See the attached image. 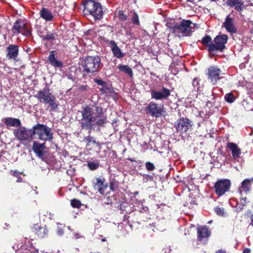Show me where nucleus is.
<instances>
[{
	"instance_id": "5",
	"label": "nucleus",
	"mask_w": 253,
	"mask_h": 253,
	"mask_svg": "<svg viewBox=\"0 0 253 253\" xmlns=\"http://www.w3.org/2000/svg\"><path fill=\"white\" fill-rule=\"evenodd\" d=\"M34 130L35 135L37 134L42 140L50 141L53 139L52 129L46 125L38 124L34 126Z\"/></svg>"
},
{
	"instance_id": "34",
	"label": "nucleus",
	"mask_w": 253,
	"mask_h": 253,
	"mask_svg": "<svg viewBox=\"0 0 253 253\" xmlns=\"http://www.w3.org/2000/svg\"><path fill=\"white\" fill-rule=\"evenodd\" d=\"M115 14L117 15L120 20L124 21L126 19L127 16L125 14L124 11L121 10H119L118 11H116Z\"/></svg>"
},
{
	"instance_id": "45",
	"label": "nucleus",
	"mask_w": 253,
	"mask_h": 253,
	"mask_svg": "<svg viewBox=\"0 0 253 253\" xmlns=\"http://www.w3.org/2000/svg\"><path fill=\"white\" fill-rule=\"evenodd\" d=\"M164 253H170L171 250L169 248L167 247L164 249Z\"/></svg>"
},
{
	"instance_id": "44",
	"label": "nucleus",
	"mask_w": 253,
	"mask_h": 253,
	"mask_svg": "<svg viewBox=\"0 0 253 253\" xmlns=\"http://www.w3.org/2000/svg\"><path fill=\"white\" fill-rule=\"evenodd\" d=\"M23 247H24V246L23 245V244L21 243H20V244H18L16 245L17 250H20V249L22 250Z\"/></svg>"
},
{
	"instance_id": "41",
	"label": "nucleus",
	"mask_w": 253,
	"mask_h": 253,
	"mask_svg": "<svg viewBox=\"0 0 253 253\" xmlns=\"http://www.w3.org/2000/svg\"><path fill=\"white\" fill-rule=\"evenodd\" d=\"M199 80L198 78H195L192 82V85L195 88L197 87V89H199Z\"/></svg>"
},
{
	"instance_id": "8",
	"label": "nucleus",
	"mask_w": 253,
	"mask_h": 253,
	"mask_svg": "<svg viewBox=\"0 0 253 253\" xmlns=\"http://www.w3.org/2000/svg\"><path fill=\"white\" fill-rule=\"evenodd\" d=\"M14 136L21 142L29 141L32 139L35 135L34 126L31 129L25 127H20L14 131Z\"/></svg>"
},
{
	"instance_id": "1",
	"label": "nucleus",
	"mask_w": 253,
	"mask_h": 253,
	"mask_svg": "<svg viewBox=\"0 0 253 253\" xmlns=\"http://www.w3.org/2000/svg\"><path fill=\"white\" fill-rule=\"evenodd\" d=\"M80 113L82 118L80 120V123L83 129L91 130L95 126H103L108 122L100 104L96 103L93 106L87 105Z\"/></svg>"
},
{
	"instance_id": "2",
	"label": "nucleus",
	"mask_w": 253,
	"mask_h": 253,
	"mask_svg": "<svg viewBox=\"0 0 253 253\" xmlns=\"http://www.w3.org/2000/svg\"><path fill=\"white\" fill-rule=\"evenodd\" d=\"M101 59L99 56H87L82 61L84 75L94 76L101 69Z\"/></svg>"
},
{
	"instance_id": "11",
	"label": "nucleus",
	"mask_w": 253,
	"mask_h": 253,
	"mask_svg": "<svg viewBox=\"0 0 253 253\" xmlns=\"http://www.w3.org/2000/svg\"><path fill=\"white\" fill-rule=\"evenodd\" d=\"M231 186V182L228 179H220L215 182L214 185L215 193L218 196L223 195Z\"/></svg>"
},
{
	"instance_id": "46",
	"label": "nucleus",
	"mask_w": 253,
	"mask_h": 253,
	"mask_svg": "<svg viewBox=\"0 0 253 253\" xmlns=\"http://www.w3.org/2000/svg\"><path fill=\"white\" fill-rule=\"evenodd\" d=\"M27 253H38V251L35 249H32V251L29 250V252Z\"/></svg>"
},
{
	"instance_id": "14",
	"label": "nucleus",
	"mask_w": 253,
	"mask_h": 253,
	"mask_svg": "<svg viewBox=\"0 0 253 253\" xmlns=\"http://www.w3.org/2000/svg\"><path fill=\"white\" fill-rule=\"evenodd\" d=\"M151 98L156 100H163L167 99L170 95V90L163 87L161 90H152L150 92Z\"/></svg>"
},
{
	"instance_id": "37",
	"label": "nucleus",
	"mask_w": 253,
	"mask_h": 253,
	"mask_svg": "<svg viewBox=\"0 0 253 253\" xmlns=\"http://www.w3.org/2000/svg\"><path fill=\"white\" fill-rule=\"evenodd\" d=\"M131 21L134 24L139 25V21L138 16L136 13H134L132 15Z\"/></svg>"
},
{
	"instance_id": "21",
	"label": "nucleus",
	"mask_w": 253,
	"mask_h": 253,
	"mask_svg": "<svg viewBox=\"0 0 253 253\" xmlns=\"http://www.w3.org/2000/svg\"><path fill=\"white\" fill-rule=\"evenodd\" d=\"M197 234L198 240L201 242L210 236L211 232L207 226H201L197 228Z\"/></svg>"
},
{
	"instance_id": "4",
	"label": "nucleus",
	"mask_w": 253,
	"mask_h": 253,
	"mask_svg": "<svg viewBox=\"0 0 253 253\" xmlns=\"http://www.w3.org/2000/svg\"><path fill=\"white\" fill-rule=\"evenodd\" d=\"M84 14H89L93 17L95 20L100 19L103 16L101 5L98 2L89 0L84 4Z\"/></svg>"
},
{
	"instance_id": "18",
	"label": "nucleus",
	"mask_w": 253,
	"mask_h": 253,
	"mask_svg": "<svg viewBox=\"0 0 253 253\" xmlns=\"http://www.w3.org/2000/svg\"><path fill=\"white\" fill-rule=\"evenodd\" d=\"M221 71L215 67H211L208 70V79L211 80L212 84H215L220 79L219 76Z\"/></svg>"
},
{
	"instance_id": "36",
	"label": "nucleus",
	"mask_w": 253,
	"mask_h": 253,
	"mask_svg": "<svg viewBox=\"0 0 253 253\" xmlns=\"http://www.w3.org/2000/svg\"><path fill=\"white\" fill-rule=\"evenodd\" d=\"M55 38V34L52 33H47L46 35L42 36V39L45 40H53Z\"/></svg>"
},
{
	"instance_id": "51",
	"label": "nucleus",
	"mask_w": 253,
	"mask_h": 253,
	"mask_svg": "<svg viewBox=\"0 0 253 253\" xmlns=\"http://www.w3.org/2000/svg\"><path fill=\"white\" fill-rule=\"evenodd\" d=\"M186 0L188 2H192V3H194V0Z\"/></svg>"
},
{
	"instance_id": "27",
	"label": "nucleus",
	"mask_w": 253,
	"mask_h": 253,
	"mask_svg": "<svg viewBox=\"0 0 253 253\" xmlns=\"http://www.w3.org/2000/svg\"><path fill=\"white\" fill-rule=\"evenodd\" d=\"M40 16L46 21H51L53 18L51 12L47 8H42L40 12Z\"/></svg>"
},
{
	"instance_id": "31",
	"label": "nucleus",
	"mask_w": 253,
	"mask_h": 253,
	"mask_svg": "<svg viewBox=\"0 0 253 253\" xmlns=\"http://www.w3.org/2000/svg\"><path fill=\"white\" fill-rule=\"evenodd\" d=\"M224 98L226 102L230 103L233 102L235 100L234 95L231 92L226 94Z\"/></svg>"
},
{
	"instance_id": "25",
	"label": "nucleus",
	"mask_w": 253,
	"mask_h": 253,
	"mask_svg": "<svg viewBox=\"0 0 253 253\" xmlns=\"http://www.w3.org/2000/svg\"><path fill=\"white\" fill-rule=\"evenodd\" d=\"M48 60L52 66L54 67L60 68L63 66V63L58 60L55 57L54 51H51L48 57Z\"/></svg>"
},
{
	"instance_id": "24",
	"label": "nucleus",
	"mask_w": 253,
	"mask_h": 253,
	"mask_svg": "<svg viewBox=\"0 0 253 253\" xmlns=\"http://www.w3.org/2000/svg\"><path fill=\"white\" fill-rule=\"evenodd\" d=\"M253 183V178L250 179H246L241 183V186L239 188L238 191L241 196L242 195V192H248L250 190L252 183Z\"/></svg>"
},
{
	"instance_id": "22",
	"label": "nucleus",
	"mask_w": 253,
	"mask_h": 253,
	"mask_svg": "<svg viewBox=\"0 0 253 253\" xmlns=\"http://www.w3.org/2000/svg\"><path fill=\"white\" fill-rule=\"evenodd\" d=\"M227 147L231 151L233 159L238 160L242 154L241 150L234 143H228Z\"/></svg>"
},
{
	"instance_id": "35",
	"label": "nucleus",
	"mask_w": 253,
	"mask_h": 253,
	"mask_svg": "<svg viewBox=\"0 0 253 253\" xmlns=\"http://www.w3.org/2000/svg\"><path fill=\"white\" fill-rule=\"evenodd\" d=\"M71 205L73 208H79L81 203L79 200L74 199L71 201Z\"/></svg>"
},
{
	"instance_id": "47",
	"label": "nucleus",
	"mask_w": 253,
	"mask_h": 253,
	"mask_svg": "<svg viewBox=\"0 0 253 253\" xmlns=\"http://www.w3.org/2000/svg\"><path fill=\"white\" fill-rule=\"evenodd\" d=\"M87 88H88V86L87 85H82L81 86V89L83 90V91L87 90Z\"/></svg>"
},
{
	"instance_id": "6",
	"label": "nucleus",
	"mask_w": 253,
	"mask_h": 253,
	"mask_svg": "<svg viewBox=\"0 0 253 253\" xmlns=\"http://www.w3.org/2000/svg\"><path fill=\"white\" fill-rule=\"evenodd\" d=\"M192 24L193 23L191 21L183 20L179 24L170 26L169 29L173 33L181 34L183 36H189L192 32Z\"/></svg>"
},
{
	"instance_id": "49",
	"label": "nucleus",
	"mask_w": 253,
	"mask_h": 253,
	"mask_svg": "<svg viewBox=\"0 0 253 253\" xmlns=\"http://www.w3.org/2000/svg\"><path fill=\"white\" fill-rule=\"evenodd\" d=\"M251 250L249 248H245L243 251V253H250Z\"/></svg>"
},
{
	"instance_id": "32",
	"label": "nucleus",
	"mask_w": 253,
	"mask_h": 253,
	"mask_svg": "<svg viewBox=\"0 0 253 253\" xmlns=\"http://www.w3.org/2000/svg\"><path fill=\"white\" fill-rule=\"evenodd\" d=\"M47 233V230L44 227H40L37 231V234L40 238L44 237Z\"/></svg>"
},
{
	"instance_id": "16",
	"label": "nucleus",
	"mask_w": 253,
	"mask_h": 253,
	"mask_svg": "<svg viewBox=\"0 0 253 253\" xmlns=\"http://www.w3.org/2000/svg\"><path fill=\"white\" fill-rule=\"evenodd\" d=\"M94 187L101 194L104 195L106 194V189L107 188V184L105 180L103 178H96L94 182Z\"/></svg>"
},
{
	"instance_id": "52",
	"label": "nucleus",
	"mask_w": 253,
	"mask_h": 253,
	"mask_svg": "<svg viewBox=\"0 0 253 253\" xmlns=\"http://www.w3.org/2000/svg\"><path fill=\"white\" fill-rule=\"evenodd\" d=\"M14 175H16V174H18V171H17V170H15V171H14Z\"/></svg>"
},
{
	"instance_id": "39",
	"label": "nucleus",
	"mask_w": 253,
	"mask_h": 253,
	"mask_svg": "<svg viewBox=\"0 0 253 253\" xmlns=\"http://www.w3.org/2000/svg\"><path fill=\"white\" fill-rule=\"evenodd\" d=\"M118 187L117 182L115 180H112L110 183V188L111 190L114 191Z\"/></svg>"
},
{
	"instance_id": "50",
	"label": "nucleus",
	"mask_w": 253,
	"mask_h": 253,
	"mask_svg": "<svg viewBox=\"0 0 253 253\" xmlns=\"http://www.w3.org/2000/svg\"><path fill=\"white\" fill-rule=\"evenodd\" d=\"M215 253H226V251L224 250H219L216 251Z\"/></svg>"
},
{
	"instance_id": "19",
	"label": "nucleus",
	"mask_w": 253,
	"mask_h": 253,
	"mask_svg": "<svg viewBox=\"0 0 253 253\" xmlns=\"http://www.w3.org/2000/svg\"><path fill=\"white\" fill-rule=\"evenodd\" d=\"M107 42L110 46L114 56L118 59L124 57L125 53L122 52L121 49L114 41H107Z\"/></svg>"
},
{
	"instance_id": "59",
	"label": "nucleus",
	"mask_w": 253,
	"mask_h": 253,
	"mask_svg": "<svg viewBox=\"0 0 253 253\" xmlns=\"http://www.w3.org/2000/svg\"><path fill=\"white\" fill-rule=\"evenodd\" d=\"M68 229H70V226H69V227H68Z\"/></svg>"
},
{
	"instance_id": "54",
	"label": "nucleus",
	"mask_w": 253,
	"mask_h": 253,
	"mask_svg": "<svg viewBox=\"0 0 253 253\" xmlns=\"http://www.w3.org/2000/svg\"><path fill=\"white\" fill-rule=\"evenodd\" d=\"M13 249H15V250L16 251V249H15L16 248V247H15V245L13 247Z\"/></svg>"
},
{
	"instance_id": "55",
	"label": "nucleus",
	"mask_w": 253,
	"mask_h": 253,
	"mask_svg": "<svg viewBox=\"0 0 253 253\" xmlns=\"http://www.w3.org/2000/svg\"><path fill=\"white\" fill-rule=\"evenodd\" d=\"M106 241V240H105V239H102V242H104V241Z\"/></svg>"
},
{
	"instance_id": "38",
	"label": "nucleus",
	"mask_w": 253,
	"mask_h": 253,
	"mask_svg": "<svg viewBox=\"0 0 253 253\" xmlns=\"http://www.w3.org/2000/svg\"><path fill=\"white\" fill-rule=\"evenodd\" d=\"M146 169L149 171H152L155 169L154 165L151 162H147L145 164Z\"/></svg>"
},
{
	"instance_id": "58",
	"label": "nucleus",
	"mask_w": 253,
	"mask_h": 253,
	"mask_svg": "<svg viewBox=\"0 0 253 253\" xmlns=\"http://www.w3.org/2000/svg\"><path fill=\"white\" fill-rule=\"evenodd\" d=\"M211 221H210L208 222V223H211Z\"/></svg>"
},
{
	"instance_id": "28",
	"label": "nucleus",
	"mask_w": 253,
	"mask_h": 253,
	"mask_svg": "<svg viewBox=\"0 0 253 253\" xmlns=\"http://www.w3.org/2000/svg\"><path fill=\"white\" fill-rule=\"evenodd\" d=\"M118 68L120 71L125 73L130 77H132L133 76V71L128 65L120 64L118 66Z\"/></svg>"
},
{
	"instance_id": "3",
	"label": "nucleus",
	"mask_w": 253,
	"mask_h": 253,
	"mask_svg": "<svg viewBox=\"0 0 253 253\" xmlns=\"http://www.w3.org/2000/svg\"><path fill=\"white\" fill-rule=\"evenodd\" d=\"M35 97L37 98L41 103L48 104L52 110H55L58 107V105L56 102V98L54 95L50 92L48 87H44L39 91L35 95Z\"/></svg>"
},
{
	"instance_id": "13",
	"label": "nucleus",
	"mask_w": 253,
	"mask_h": 253,
	"mask_svg": "<svg viewBox=\"0 0 253 253\" xmlns=\"http://www.w3.org/2000/svg\"><path fill=\"white\" fill-rule=\"evenodd\" d=\"M32 150L38 158L43 160L46 153V147L44 143H41L38 141H34Z\"/></svg>"
},
{
	"instance_id": "7",
	"label": "nucleus",
	"mask_w": 253,
	"mask_h": 253,
	"mask_svg": "<svg viewBox=\"0 0 253 253\" xmlns=\"http://www.w3.org/2000/svg\"><path fill=\"white\" fill-rule=\"evenodd\" d=\"M144 111L147 115L156 118H160L165 112L163 105L153 101L147 105Z\"/></svg>"
},
{
	"instance_id": "42",
	"label": "nucleus",
	"mask_w": 253,
	"mask_h": 253,
	"mask_svg": "<svg viewBox=\"0 0 253 253\" xmlns=\"http://www.w3.org/2000/svg\"><path fill=\"white\" fill-rule=\"evenodd\" d=\"M57 234L59 236H62L64 234V230L63 229V228L61 226H58L57 227Z\"/></svg>"
},
{
	"instance_id": "43",
	"label": "nucleus",
	"mask_w": 253,
	"mask_h": 253,
	"mask_svg": "<svg viewBox=\"0 0 253 253\" xmlns=\"http://www.w3.org/2000/svg\"><path fill=\"white\" fill-rule=\"evenodd\" d=\"M247 198L246 197H244V198H242L241 199V204H240V206H242V208H243L244 206H246V204L247 203Z\"/></svg>"
},
{
	"instance_id": "29",
	"label": "nucleus",
	"mask_w": 253,
	"mask_h": 253,
	"mask_svg": "<svg viewBox=\"0 0 253 253\" xmlns=\"http://www.w3.org/2000/svg\"><path fill=\"white\" fill-rule=\"evenodd\" d=\"M202 43L208 46V50L210 52V46L211 44H213V42H211V38L210 36L206 35L204 37L202 40Z\"/></svg>"
},
{
	"instance_id": "10",
	"label": "nucleus",
	"mask_w": 253,
	"mask_h": 253,
	"mask_svg": "<svg viewBox=\"0 0 253 253\" xmlns=\"http://www.w3.org/2000/svg\"><path fill=\"white\" fill-rule=\"evenodd\" d=\"M193 124L192 122L187 118H180L174 124V127L180 135L186 132Z\"/></svg>"
},
{
	"instance_id": "26",
	"label": "nucleus",
	"mask_w": 253,
	"mask_h": 253,
	"mask_svg": "<svg viewBox=\"0 0 253 253\" xmlns=\"http://www.w3.org/2000/svg\"><path fill=\"white\" fill-rule=\"evenodd\" d=\"M4 123L7 126L19 127L21 125V123L19 119L7 117L5 118Z\"/></svg>"
},
{
	"instance_id": "48",
	"label": "nucleus",
	"mask_w": 253,
	"mask_h": 253,
	"mask_svg": "<svg viewBox=\"0 0 253 253\" xmlns=\"http://www.w3.org/2000/svg\"><path fill=\"white\" fill-rule=\"evenodd\" d=\"M74 235H75V237L76 239H78L80 238H82V236H81L79 233H74Z\"/></svg>"
},
{
	"instance_id": "15",
	"label": "nucleus",
	"mask_w": 253,
	"mask_h": 253,
	"mask_svg": "<svg viewBox=\"0 0 253 253\" xmlns=\"http://www.w3.org/2000/svg\"><path fill=\"white\" fill-rule=\"evenodd\" d=\"M13 32L15 34L21 33L23 35L28 36L31 34L30 31L27 27L26 25L21 21H16L12 27Z\"/></svg>"
},
{
	"instance_id": "40",
	"label": "nucleus",
	"mask_w": 253,
	"mask_h": 253,
	"mask_svg": "<svg viewBox=\"0 0 253 253\" xmlns=\"http://www.w3.org/2000/svg\"><path fill=\"white\" fill-rule=\"evenodd\" d=\"M84 140L88 143H93V144H94V143H96V141H95V138L93 137H92V136H88L84 138Z\"/></svg>"
},
{
	"instance_id": "12",
	"label": "nucleus",
	"mask_w": 253,
	"mask_h": 253,
	"mask_svg": "<svg viewBox=\"0 0 253 253\" xmlns=\"http://www.w3.org/2000/svg\"><path fill=\"white\" fill-rule=\"evenodd\" d=\"M94 81L98 85L101 86L99 89L101 94H105L107 96H114L115 94L114 91L106 82L98 79H95Z\"/></svg>"
},
{
	"instance_id": "56",
	"label": "nucleus",
	"mask_w": 253,
	"mask_h": 253,
	"mask_svg": "<svg viewBox=\"0 0 253 253\" xmlns=\"http://www.w3.org/2000/svg\"><path fill=\"white\" fill-rule=\"evenodd\" d=\"M211 1H215L216 0H210Z\"/></svg>"
},
{
	"instance_id": "33",
	"label": "nucleus",
	"mask_w": 253,
	"mask_h": 253,
	"mask_svg": "<svg viewBox=\"0 0 253 253\" xmlns=\"http://www.w3.org/2000/svg\"><path fill=\"white\" fill-rule=\"evenodd\" d=\"M214 210L216 213L219 216H224L226 215V213L224 211V210L222 208L217 207L214 208Z\"/></svg>"
},
{
	"instance_id": "17",
	"label": "nucleus",
	"mask_w": 253,
	"mask_h": 253,
	"mask_svg": "<svg viewBox=\"0 0 253 253\" xmlns=\"http://www.w3.org/2000/svg\"><path fill=\"white\" fill-rule=\"evenodd\" d=\"M223 27L231 34H235L237 32V29L234 24V19L228 15L223 24Z\"/></svg>"
},
{
	"instance_id": "53",
	"label": "nucleus",
	"mask_w": 253,
	"mask_h": 253,
	"mask_svg": "<svg viewBox=\"0 0 253 253\" xmlns=\"http://www.w3.org/2000/svg\"><path fill=\"white\" fill-rule=\"evenodd\" d=\"M138 194V192H134V195H137Z\"/></svg>"
},
{
	"instance_id": "30",
	"label": "nucleus",
	"mask_w": 253,
	"mask_h": 253,
	"mask_svg": "<svg viewBox=\"0 0 253 253\" xmlns=\"http://www.w3.org/2000/svg\"><path fill=\"white\" fill-rule=\"evenodd\" d=\"M87 166L89 169L93 170L97 169L99 167V163L96 161L88 162Z\"/></svg>"
},
{
	"instance_id": "57",
	"label": "nucleus",
	"mask_w": 253,
	"mask_h": 253,
	"mask_svg": "<svg viewBox=\"0 0 253 253\" xmlns=\"http://www.w3.org/2000/svg\"><path fill=\"white\" fill-rule=\"evenodd\" d=\"M147 207H145V208L144 210H145V211H146V210H147Z\"/></svg>"
},
{
	"instance_id": "20",
	"label": "nucleus",
	"mask_w": 253,
	"mask_h": 253,
	"mask_svg": "<svg viewBox=\"0 0 253 253\" xmlns=\"http://www.w3.org/2000/svg\"><path fill=\"white\" fill-rule=\"evenodd\" d=\"M6 51V57L8 59L16 60L19 52V47L17 45L15 44L9 45L7 47Z\"/></svg>"
},
{
	"instance_id": "9",
	"label": "nucleus",
	"mask_w": 253,
	"mask_h": 253,
	"mask_svg": "<svg viewBox=\"0 0 253 253\" xmlns=\"http://www.w3.org/2000/svg\"><path fill=\"white\" fill-rule=\"evenodd\" d=\"M228 37L226 35H218L214 39L213 44H211L210 52L213 51H220L222 52L225 48V44L227 43Z\"/></svg>"
},
{
	"instance_id": "23",
	"label": "nucleus",
	"mask_w": 253,
	"mask_h": 253,
	"mask_svg": "<svg viewBox=\"0 0 253 253\" xmlns=\"http://www.w3.org/2000/svg\"><path fill=\"white\" fill-rule=\"evenodd\" d=\"M226 4L227 6L234 7L238 11H241L243 9L244 2L242 0H227Z\"/></svg>"
}]
</instances>
